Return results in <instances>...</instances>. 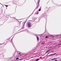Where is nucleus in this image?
Instances as JSON below:
<instances>
[{
  "mask_svg": "<svg viewBox=\"0 0 61 61\" xmlns=\"http://www.w3.org/2000/svg\"><path fill=\"white\" fill-rule=\"evenodd\" d=\"M27 26L28 27L30 28V27H31V22H29L27 24Z\"/></svg>",
  "mask_w": 61,
  "mask_h": 61,
  "instance_id": "f257e3e1",
  "label": "nucleus"
},
{
  "mask_svg": "<svg viewBox=\"0 0 61 61\" xmlns=\"http://www.w3.org/2000/svg\"><path fill=\"white\" fill-rule=\"evenodd\" d=\"M36 37L37 39V41L39 40V37H38V36H36Z\"/></svg>",
  "mask_w": 61,
  "mask_h": 61,
  "instance_id": "f03ea898",
  "label": "nucleus"
},
{
  "mask_svg": "<svg viewBox=\"0 0 61 61\" xmlns=\"http://www.w3.org/2000/svg\"><path fill=\"white\" fill-rule=\"evenodd\" d=\"M50 51V50H49L48 51H47L46 52V53H48V52L49 51Z\"/></svg>",
  "mask_w": 61,
  "mask_h": 61,
  "instance_id": "7ed1b4c3",
  "label": "nucleus"
},
{
  "mask_svg": "<svg viewBox=\"0 0 61 61\" xmlns=\"http://www.w3.org/2000/svg\"><path fill=\"white\" fill-rule=\"evenodd\" d=\"M42 16H46V15L42 14Z\"/></svg>",
  "mask_w": 61,
  "mask_h": 61,
  "instance_id": "20e7f679",
  "label": "nucleus"
},
{
  "mask_svg": "<svg viewBox=\"0 0 61 61\" xmlns=\"http://www.w3.org/2000/svg\"><path fill=\"white\" fill-rule=\"evenodd\" d=\"M56 53H54L53 54H52L51 55V56H52V55H56Z\"/></svg>",
  "mask_w": 61,
  "mask_h": 61,
  "instance_id": "39448f33",
  "label": "nucleus"
},
{
  "mask_svg": "<svg viewBox=\"0 0 61 61\" xmlns=\"http://www.w3.org/2000/svg\"><path fill=\"white\" fill-rule=\"evenodd\" d=\"M38 60H39V59L38 58L36 59V61H38Z\"/></svg>",
  "mask_w": 61,
  "mask_h": 61,
  "instance_id": "423d86ee",
  "label": "nucleus"
},
{
  "mask_svg": "<svg viewBox=\"0 0 61 61\" xmlns=\"http://www.w3.org/2000/svg\"><path fill=\"white\" fill-rule=\"evenodd\" d=\"M19 59V58L18 57V58H17L16 59V60H18V59Z\"/></svg>",
  "mask_w": 61,
  "mask_h": 61,
  "instance_id": "0eeeda50",
  "label": "nucleus"
},
{
  "mask_svg": "<svg viewBox=\"0 0 61 61\" xmlns=\"http://www.w3.org/2000/svg\"><path fill=\"white\" fill-rule=\"evenodd\" d=\"M56 59V58H55L54 59L52 60H51V61H53V60H55V59Z\"/></svg>",
  "mask_w": 61,
  "mask_h": 61,
  "instance_id": "6e6552de",
  "label": "nucleus"
},
{
  "mask_svg": "<svg viewBox=\"0 0 61 61\" xmlns=\"http://www.w3.org/2000/svg\"><path fill=\"white\" fill-rule=\"evenodd\" d=\"M39 11H41V9H40L38 10Z\"/></svg>",
  "mask_w": 61,
  "mask_h": 61,
  "instance_id": "1a4fd4ad",
  "label": "nucleus"
},
{
  "mask_svg": "<svg viewBox=\"0 0 61 61\" xmlns=\"http://www.w3.org/2000/svg\"><path fill=\"white\" fill-rule=\"evenodd\" d=\"M48 37H47V36H46L45 37V38H48Z\"/></svg>",
  "mask_w": 61,
  "mask_h": 61,
  "instance_id": "9d476101",
  "label": "nucleus"
},
{
  "mask_svg": "<svg viewBox=\"0 0 61 61\" xmlns=\"http://www.w3.org/2000/svg\"><path fill=\"white\" fill-rule=\"evenodd\" d=\"M37 8H38V7L37 6V7H36V9H37Z\"/></svg>",
  "mask_w": 61,
  "mask_h": 61,
  "instance_id": "9b49d317",
  "label": "nucleus"
},
{
  "mask_svg": "<svg viewBox=\"0 0 61 61\" xmlns=\"http://www.w3.org/2000/svg\"><path fill=\"white\" fill-rule=\"evenodd\" d=\"M23 59H20V60H23Z\"/></svg>",
  "mask_w": 61,
  "mask_h": 61,
  "instance_id": "f8f14e48",
  "label": "nucleus"
},
{
  "mask_svg": "<svg viewBox=\"0 0 61 61\" xmlns=\"http://www.w3.org/2000/svg\"><path fill=\"white\" fill-rule=\"evenodd\" d=\"M61 45V44H58V46H59V45Z\"/></svg>",
  "mask_w": 61,
  "mask_h": 61,
  "instance_id": "ddd939ff",
  "label": "nucleus"
},
{
  "mask_svg": "<svg viewBox=\"0 0 61 61\" xmlns=\"http://www.w3.org/2000/svg\"><path fill=\"white\" fill-rule=\"evenodd\" d=\"M5 6L6 7H8V5H5Z\"/></svg>",
  "mask_w": 61,
  "mask_h": 61,
  "instance_id": "4468645a",
  "label": "nucleus"
},
{
  "mask_svg": "<svg viewBox=\"0 0 61 61\" xmlns=\"http://www.w3.org/2000/svg\"><path fill=\"white\" fill-rule=\"evenodd\" d=\"M38 6H39V4H38L37 6L38 7Z\"/></svg>",
  "mask_w": 61,
  "mask_h": 61,
  "instance_id": "2eb2a0df",
  "label": "nucleus"
},
{
  "mask_svg": "<svg viewBox=\"0 0 61 61\" xmlns=\"http://www.w3.org/2000/svg\"><path fill=\"white\" fill-rule=\"evenodd\" d=\"M21 54V52L19 53V54Z\"/></svg>",
  "mask_w": 61,
  "mask_h": 61,
  "instance_id": "dca6fc26",
  "label": "nucleus"
},
{
  "mask_svg": "<svg viewBox=\"0 0 61 61\" xmlns=\"http://www.w3.org/2000/svg\"><path fill=\"white\" fill-rule=\"evenodd\" d=\"M58 36V35L57 36Z\"/></svg>",
  "mask_w": 61,
  "mask_h": 61,
  "instance_id": "f3484780",
  "label": "nucleus"
},
{
  "mask_svg": "<svg viewBox=\"0 0 61 61\" xmlns=\"http://www.w3.org/2000/svg\"><path fill=\"white\" fill-rule=\"evenodd\" d=\"M42 44H43V42L42 43Z\"/></svg>",
  "mask_w": 61,
  "mask_h": 61,
  "instance_id": "a211bd4d",
  "label": "nucleus"
},
{
  "mask_svg": "<svg viewBox=\"0 0 61 61\" xmlns=\"http://www.w3.org/2000/svg\"><path fill=\"white\" fill-rule=\"evenodd\" d=\"M20 55H21V54H20Z\"/></svg>",
  "mask_w": 61,
  "mask_h": 61,
  "instance_id": "6ab92c4d",
  "label": "nucleus"
}]
</instances>
